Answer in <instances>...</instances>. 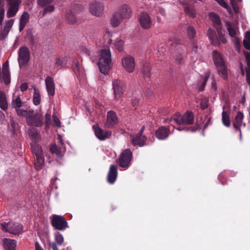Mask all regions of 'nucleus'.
Returning <instances> with one entry per match:
<instances>
[{
  "instance_id": "f257e3e1",
  "label": "nucleus",
  "mask_w": 250,
  "mask_h": 250,
  "mask_svg": "<svg viewBox=\"0 0 250 250\" xmlns=\"http://www.w3.org/2000/svg\"><path fill=\"white\" fill-rule=\"evenodd\" d=\"M111 53L109 49H103L100 51L98 67L100 71L106 75L112 67Z\"/></svg>"
},
{
  "instance_id": "f03ea898",
  "label": "nucleus",
  "mask_w": 250,
  "mask_h": 250,
  "mask_svg": "<svg viewBox=\"0 0 250 250\" xmlns=\"http://www.w3.org/2000/svg\"><path fill=\"white\" fill-rule=\"evenodd\" d=\"M194 121V116L191 111H188L183 115L180 114H175L170 119V121L174 122L177 125H192Z\"/></svg>"
},
{
  "instance_id": "7ed1b4c3",
  "label": "nucleus",
  "mask_w": 250,
  "mask_h": 250,
  "mask_svg": "<svg viewBox=\"0 0 250 250\" xmlns=\"http://www.w3.org/2000/svg\"><path fill=\"white\" fill-rule=\"evenodd\" d=\"M52 226L57 230H64L69 228L68 222L62 216L54 214L50 217Z\"/></svg>"
},
{
  "instance_id": "20e7f679",
  "label": "nucleus",
  "mask_w": 250,
  "mask_h": 250,
  "mask_svg": "<svg viewBox=\"0 0 250 250\" xmlns=\"http://www.w3.org/2000/svg\"><path fill=\"white\" fill-rule=\"evenodd\" d=\"M132 158V153L129 149H125L120 154L117 160L120 167L126 169L130 166Z\"/></svg>"
},
{
  "instance_id": "39448f33",
  "label": "nucleus",
  "mask_w": 250,
  "mask_h": 250,
  "mask_svg": "<svg viewBox=\"0 0 250 250\" xmlns=\"http://www.w3.org/2000/svg\"><path fill=\"white\" fill-rule=\"evenodd\" d=\"M0 225L3 230L15 235L20 233L23 229L22 225L19 223H1Z\"/></svg>"
},
{
  "instance_id": "423d86ee",
  "label": "nucleus",
  "mask_w": 250,
  "mask_h": 250,
  "mask_svg": "<svg viewBox=\"0 0 250 250\" xmlns=\"http://www.w3.org/2000/svg\"><path fill=\"white\" fill-rule=\"evenodd\" d=\"M30 53L26 46L21 47L18 53V62L20 67L26 65L30 60Z\"/></svg>"
},
{
  "instance_id": "0eeeda50",
  "label": "nucleus",
  "mask_w": 250,
  "mask_h": 250,
  "mask_svg": "<svg viewBox=\"0 0 250 250\" xmlns=\"http://www.w3.org/2000/svg\"><path fill=\"white\" fill-rule=\"evenodd\" d=\"M27 125L32 127H41L44 124L43 116L41 111L36 112L33 116L26 120Z\"/></svg>"
},
{
  "instance_id": "6e6552de",
  "label": "nucleus",
  "mask_w": 250,
  "mask_h": 250,
  "mask_svg": "<svg viewBox=\"0 0 250 250\" xmlns=\"http://www.w3.org/2000/svg\"><path fill=\"white\" fill-rule=\"evenodd\" d=\"M138 21L141 27L144 29L148 30L152 26V20L147 12L141 13L139 16Z\"/></svg>"
},
{
  "instance_id": "1a4fd4ad",
  "label": "nucleus",
  "mask_w": 250,
  "mask_h": 250,
  "mask_svg": "<svg viewBox=\"0 0 250 250\" xmlns=\"http://www.w3.org/2000/svg\"><path fill=\"white\" fill-rule=\"evenodd\" d=\"M112 85L115 98L116 99L120 98L125 90V84L120 80H115L112 82Z\"/></svg>"
},
{
  "instance_id": "9d476101",
  "label": "nucleus",
  "mask_w": 250,
  "mask_h": 250,
  "mask_svg": "<svg viewBox=\"0 0 250 250\" xmlns=\"http://www.w3.org/2000/svg\"><path fill=\"white\" fill-rule=\"evenodd\" d=\"M244 114L241 111L237 112L235 116L233 121L232 122V125L233 128L236 131L239 132L240 139H242V131L241 127L243 126H246V124L243 122Z\"/></svg>"
},
{
  "instance_id": "9b49d317",
  "label": "nucleus",
  "mask_w": 250,
  "mask_h": 250,
  "mask_svg": "<svg viewBox=\"0 0 250 250\" xmlns=\"http://www.w3.org/2000/svg\"><path fill=\"white\" fill-rule=\"evenodd\" d=\"M122 65L123 67L128 72H132L135 67V60L131 56H126L122 59Z\"/></svg>"
},
{
  "instance_id": "f8f14e48",
  "label": "nucleus",
  "mask_w": 250,
  "mask_h": 250,
  "mask_svg": "<svg viewBox=\"0 0 250 250\" xmlns=\"http://www.w3.org/2000/svg\"><path fill=\"white\" fill-rule=\"evenodd\" d=\"M93 128L94 129V133L96 136L101 141L105 140L111 135L110 131L104 130L100 128L97 125H94Z\"/></svg>"
},
{
  "instance_id": "ddd939ff",
  "label": "nucleus",
  "mask_w": 250,
  "mask_h": 250,
  "mask_svg": "<svg viewBox=\"0 0 250 250\" xmlns=\"http://www.w3.org/2000/svg\"><path fill=\"white\" fill-rule=\"evenodd\" d=\"M89 11L92 15L99 16L103 11V4L100 2H93L90 4Z\"/></svg>"
},
{
  "instance_id": "4468645a",
  "label": "nucleus",
  "mask_w": 250,
  "mask_h": 250,
  "mask_svg": "<svg viewBox=\"0 0 250 250\" xmlns=\"http://www.w3.org/2000/svg\"><path fill=\"white\" fill-rule=\"evenodd\" d=\"M169 132V126H161L156 130L155 135L159 140H165L168 138Z\"/></svg>"
},
{
  "instance_id": "2eb2a0df",
  "label": "nucleus",
  "mask_w": 250,
  "mask_h": 250,
  "mask_svg": "<svg viewBox=\"0 0 250 250\" xmlns=\"http://www.w3.org/2000/svg\"><path fill=\"white\" fill-rule=\"evenodd\" d=\"M117 175V167L114 165H110L107 176V182L110 184H114L116 180Z\"/></svg>"
},
{
  "instance_id": "dca6fc26",
  "label": "nucleus",
  "mask_w": 250,
  "mask_h": 250,
  "mask_svg": "<svg viewBox=\"0 0 250 250\" xmlns=\"http://www.w3.org/2000/svg\"><path fill=\"white\" fill-rule=\"evenodd\" d=\"M45 82L48 95L49 97H53L55 93V85L53 78L50 76H47Z\"/></svg>"
},
{
  "instance_id": "f3484780",
  "label": "nucleus",
  "mask_w": 250,
  "mask_h": 250,
  "mask_svg": "<svg viewBox=\"0 0 250 250\" xmlns=\"http://www.w3.org/2000/svg\"><path fill=\"white\" fill-rule=\"evenodd\" d=\"M121 18L124 19H128L132 16V10L129 6L127 4L121 5L117 12Z\"/></svg>"
},
{
  "instance_id": "a211bd4d",
  "label": "nucleus",
  "mask_w": 250,
  "mask_h": 250,
  "mask_svg": "<svg viewBox=\"0 0 250 250\" xmlns=\"http://www.w3.org/2000/svg\"><path fill=\"white\" fill-rule=\"evenodd\" d=\"M55 242L50 243V246L53 250H59L57 245L62 246L64 242V238L63 235L60 232L54 233Z\"/></svg>"
},
{
  "instance_id": "6ab92c4d",
  "label": "nucleus",
  "mask_w": 250,
  "mask_h": 250,
  "mask_svg": "<svg viewBox=\"0 0 250 250\" xmlns=\"http://www.w3.org/2000/svg\"><path fill=\"white\" fill-rule=\"evenodd\" d=\"M28 133L31 140L35 143L39 142L41 140L40 132L39 129L35 127H29L28 130Z\"/></svg>"
},
{
  "instance_id": "aec40b11",
  "label": "nucleus",
  "mask_w": 250,
  "mask_h": 250,
  "mask_svg": "<svg viewBox=\"0 0 250 250\" xmlns=\"http://www.w3.org/2000/svg\"><path fill=\"white\" fill-rule=\"evenodd\" d=\"M130 138L131 143L134 146H143L145 145L146 141V136H141L137 134L135 136L130 135Z\"/></svg>"
},
{
  "instance_id": "412c9836",
  "label": "nucleus",
  "mask_w": 250,
  "mask_h": 250,
  "mask_svg": "<svg viewBox=\"0 0 250 250\" xmlns=\"http://www.w3.org/2000/svg\"><path fill=\"white\" fill-rule=\"evenodd\" d=\"M2 79L6 85L10 83V74L8 68V62L6 61L2 66Z\"/></svg>"
},
{
  "instance_id": "4be33fe9",
  "label": "nucleus",
  "mask_w": 250,
  "mask_h": 250,
  "mask_svg": "<svg viewBox=\"0 0 250 250\" xmlns=\"http://www.w3.org/2000/svg\"><path fill=\"white\" fill-rule=\"evenodd\" d=\"M118 123V119L116 113L112 110L107 112V124L109 127H112Z\"/></svg>"
},
{
  "instance_id": "5701e85b",
  "label": "nucleus",
  "mask_w": 250,
  "mask_h": 250,
  "mask_svg": "<svg viewBox=\"0 0 250 250\" xmlns=\"http://www.w3.org/2000/svg\"><path fill=\"white\" fill-rule=\"evenodd\" d=\"M24 103L22 102L20 97L19 96L14 98L13 97L12 101L11 104V106L13 108H14L16 111L17 115H18L19 110H23V109H21Z\"/></svg>"
},
{
  "instance_id": "b1692460",
  "label": "nucleus",
  "mask_w": 250,
  "mask_h": 250,
  "mask_svg": "<svg viewBox=\"0 0 250 250\" xmlns=\"http://www.w3.org/2000/svg\"><path fill=\"white\" fill-rule=\"evenodd\" d=\"M3 246L5 250H16L17 242L15 240L4 238L2 240Z\"/></svg>"
},
{
  "instance_id": "393cba45",
  "label": "nucleus",
  "mask_w": 250,
  "mask_h": 250,
  "mask_svg": "<svg viewBox=\"0 0 250 250\" xmlns=\"http://www.w3.org/2000/svg\"><path fill=\"white\" fill-rule=\"evenodd\" d=\"M29 20V15L28 12H24L21 15L20 19V23L19 26V31L20 32H21L25 25L28 22Z\"/></svg>"
},
{
  "instance_id": "a878e982",
  "label": "nucleus",
  "mask_w": 250,
  "mask_h": 250,
  "mask_svg": "<svg viewBox=\"0 0 250 250\" xmlns=\"http://www.w3.org/2000/svg\"><path fill=\"white\" fill-rule=\"evenodd\" d=\"M244 54L245 56L248 68H246V79L247 82L250 86V53L246 51H244Z\"/></svg>"
},
{
  "instance_id": "bb28decb",
  "label": "nucleus",
  "mask_w": 250,
  "mask_h": 250,
  "mask_svg": "<svg viewBox=\"0 0 250 250\" xmlns=\"http://www.w3.org/2000/svg\"><path fill=\"white\" fill-rule=\"evenodd\" d=\"M213 60L214 63L216 67L219 65L225 63L222 58L221 54L218 51L216 50H214L213 52Z\"/></svg>"
},
{
  "instance_id": "cd10ccee",
  "label": "nucleus",
  "mask_w": 250,
  "mask_h": 250,
  "mask_svg": "<svg viewBox=\"0 0 250 250\" xmlns=\"http://www.w3.org/2000/svg\"><path fill=\"white\" fill-rule=\"evenodd\" d=\"M218 73L220 77L224 80H226L228 78V71L227 67L226 64L219 65L216 67Z\"/></svg>"
},
{
  "instance_id": "c85d7f7f",
  "label": "nucleus",
  "mask_w": 250,
  "mask_h": 250,
  "mask_svg": "<svg viewBox=\"0 0 250 250\" xmlns=\"http://www.w3.org/2000/svg\"><path fill=\"white\" fill-rule=\"evenodd\" d=\"M209 17L213 23L214 27L216 28V30H217V28H222L221 21L217 15L214 13H210L209 14Z\"/></svg>"
},
{
  "instance_id": "c756f323",
  "label": "nucleus",
  "mask_w": 250,
  "mask_h": 250,
  "mask_svg": "<svg viewBox=\"0 0 250 250\" xmlns=\"http://www.w3.org/2000/svg\"><path fill=\"white\" fill-rule=\"evenodd\" d=\"M8 103L6 100V95L4 92L0 91V108L6 111L8 108Z\"/></svg>"
},
{
  "instance_id": "7c9ffc66",
  "label": "nucleus",
  "mask_w": 250,
  "mask_h": 250,
  "mask_svg": "<svg viewBox=\"0 0 250 250\" xmlns=\"http://www.w3.org/2000/svg\"><path fill=\"white\" fill-rule=\"evenodd\" d=\"M50 150L52 153H55L58 157H62L64 153L62 149L57 146L55 144H52L51 146Z\"/></svg>"
},
{
  "instance_id": "2f4dec72",
  "label": "nucleus",
  "mask_w": 250,
  "mask_h": 250,
  "mask_svg": "<svg viewBox=\"0 0 250 250\" xmlns=\"http://www.w3.org/2000/svg\"><path fill=\"white\" fill-rule=\"evenodd\" d=\"M44 164V160L43 155L36 157L35 160V167L37 170H41Z\"/></svg>"
},
{
  "instance_id": "473e14b6",
  "label": "nucleus",
  "mask_w": 250,
  "mask_h": 250,
  "mask_svg": "<svg viewBox=\"0 0 250 250\" xmlns=\"http://www.w3.org/2000/svg\"><path fill=\"white\" fill-rule=\"evenodd\" d=\"M123 20L124 19L121 18V16L117 13L113 15L110 22L113 26L117 27L121 23Z\"/></svg>"
},
{
  "instance_id": "72a5a7b5",
  "label": "nucleus",
  "mask_w": 250,
  "mask_h": 250,
  "mask_svg": "<svg viewBox=\"0 0 250 250\" xmlns=\"http://www.w3.org/2000/svg\"><path fill=\"white\" fill-rule=\"evenodd\" d=\"M72 68L75 74H80L83 72V69L81 67L79 61L76 59H73L72 62Z\"/></svg>"
},
{
  "instance_id": "f704fd0d",
  "label": "nucleus",
  "mask_w": 250,
  "mask_h": 250,
  "mask_svg": "<svg viewBox=\"0 0 250 250\" xmlns=\"http://www.w3.org/2000/svg\"><path fill=\"white\" fill-rule=\"evenodd\" d=\"M35 114V111L33 109L29 110L23 109V110H19L18 112V116L24 117L26 118V120L32 117Z\"/></svg>"
},
{
  "instance_id": "c9c22d12",
  "label": "nucleus",
  "mask_w": 250,
  "mask_h": 250,
  "mask_svg": "<svg viewBox=\"0 0 250 250\" xmlns=\"http://www.w3.org/2000/svg\"><path fill=\"white\" fill-rule=\"evenodd\" d=\"M222 124L225 126L229 127L230 126V120L227 111L223 110L222 113Z\"/></svg>"
},
{
  "instance_id": "e433bc0d",
  "label": "nucleus",
  "mask_w": 250,
  "mask_h": 250,
  "mask_svg": "<svg viewBox=\"0 0 250 250\" xmlns=\"http://www.w3.org/2000/svg\"><path fill=\"white\" fill-rule=\"evenodd\" d=\"M41 95L40 91L36 88H34V93L33 97V104L36 105H39L41 103Z\"/></svg>"
},
{
  "instance_id": "4c0bfd02",
  "label": "nucleus",
  "mask_w": 250,
  "mask_h": 250,
  "mask_svg": "<svg viewBox=\"0 0 250 250\" xmlns=\"http://www.w3.org/2000/svg\"><path fill=\"white\" fill-rule=\"evenodd\" d=\"M6 1L9 7L19 10V6L21 2V0H6Z\"/></svg>"
},
{
  "instance_id": "58836bf2",
  "label": "nucleus",
  "mask_w": 250,
  "mask_h": 250,
  "mask_svg": "<svg viewBox=\"0 0 250 250\" xmlns=\"http://www.w3.org/2000/svg\"><path fill=\"white\" fill-rule=\"evenodd\" d=\"M142 73L145 78H149L150 76V67L148 63H146L143 65Z\"/></svg>"
},
{
  "instance_id": "ea45409f",
  "label": "nucleus",
  "mask_w": 250,
  "mask_h": 250,
  "mask_svg": "<svg viewBox=\"0 0 250 250\" xmlns=\"http://www.w3.org/2000/svg\"><path fill=\"white\" fill-rule=\"evenodd\" d=\"M227 30L229 35L231 37L234 38L236 37L238 32V29L232 26L230 23H228Z\"/></svg>"
},
{
  "instance_id": "a19ab883",
  "label": "nucleus",
  "mask_w": 250,
  "mask_h": 250,
  "mask_svg": "<svg viewBox=\"0 0 250 250\" xmlns=\"http://www.w3.org/2000/svg\"><path fill=\"white\" fill-rule=\"evenodd\" d=\"M32 152L35 155L36 157L43 155L41 147L39 145H34L31 146Z\"/></svg>"
},
{
  "instance_id": "79ce46f5",
  "label": "nucleus",
  "mask_w": 250,
  "mask_h": 250,
  "mask_svg": "<svg viewBox=\"0 0 250 250\" xmlns=\"http://www.w3.org/2000/svg\"><path fill=\"white\" fill-rule=\"evenodd\" d=\"M245 36L246 39L243 41L244 46L246 49L250 50V31H247Z\"/></svg>"
},
{
  "instance_id": "37998d69",
  "label": "nucleus",
  "mask_w": 250,
  "mask_h": 250,
  "mask_svg": "<svg viewBox=\"0 0 250 250\" xmlns=\"http://www.w3.org/2000/svg\"><path fill=\"white\" fill-rule=\"evenodd\" d=\"M185 12L190 18H194L195 17L196 12L195 10L190 7L187 6L185 7Z\"/></svg>"
},
{
  "instance_id": "c03bdc74",
  "label": "nucleus",
  "mask_w": 250,
  "mask_h": 250,
  "mask_svg": "<svg viewBox=\"0 0 250 250\" xmlns=\"http://www.w3.org/2000/svg\"><path fill=\"white\" fill-rule=\"evenodd\" d=\"M188 36L189 39L194 38L196 35V30L192 26H189L187 29Z\"/></svg>"
},
{
  "instance_id": "a18cd8bd",
  "label": "nucleus",
  "mask_w": 250,
  "mask_h": 250,
  "mask_svg": "<svg viewBox=\"0 0 250 250\" xmlns=\"http://www.w3.org/2000/svg\"><path fill=\"white\" fill-rule=\"evenodd\" d=\"M26 37L29 41V42H30V43H31L33 45L36 44V42L35 40L34 36L31 29H28L27 30Z\"/></svg>"
},
{
  "instance_id": "49530a36",
  "label": "nucleus",
  "mask_w": 250,
  "mask_h": 250,
  "mask_svg": "<svg viewBox=\"0 0 250 250\" xmlns=\"http://www.w3.org/2000/svg\"><path fill=\"white\" fill-rule=\"evenodd\" d=\"M209 76H210L209 72H208L206 74L205 77L203 79V81L202 82L201 85L199 86L198 89H199V91H202L204 89L205 85H206L207 82L208 80V79L209 77Z\"/></svg>"
},
{
  "instance_id": "de8ad7c7",
  "label": "nucleus",
  "mask_w": 250,
  "mask_h": 250,
  "mask_svg": "<svg viewBox=\"0 0 250 250\" xmlns=\"http://www.w3.org/2000/svg\"><path fill=\"white\" fill-rule=\"evenodd\" d=\"M65 18L66 20L71 23H74L76 22V19L74 16L72 14L70 11L67 12L65 15Z\"/></svg>"
},
{
  "instance_id": "09e8293b",
  "label": "nucleus",
  "mask_w": 250,
  "mask_h": 250,
  "mask_svg": "<svg viewBox=\"0 0 250 250\" xmlns=\"http://www.w3.org/2000/svg\"><path fill=\"white\" fill-rule=\"evenodd\" d=\"M45 129L48 130L51 125V117L50 114L46 113L45 115Z\"/></svg>"
},
{
  "instance_id": "8fccbe9b",
  "label": "nucleus",
  "mask_w": 250,
  "mask_h": 250,
  "mask_svg": "<svg viewBox=\"0 0 250 250\" xmlns=\"http://www.w3.org/2000/svg\"><path fill=\"white\" fill-rule=\"evenodd\" d=\"M217 32L218 33L220 40L223 43L225 44L227 42V39L225 38L224 35L223 34L222 32V28H217Z\"/></svg>"
},
{
  "instance_id": "3c124183",
  "label": "nucleus",
  "mask_w": 250,
  "mask_h": 250,
  "mask_svg": "<svg viewBox=\"0 0 250 250\" xmlns=\"http://www.w3.org/2000/svg\"><path fill=\"white\" fill-rule=\"evenodd\" d=\"M64 61L65 60L63 58H58L55 62V67L57 68L58 70L61 69L63 66Z\"/></svg>"
},
{
  "instance_id": "603ef678",
  "label": "nucleus",
  "mask_w": 250,
  "mask_h": 250,
  "mask_svg": "<svg viewBox=\"0 0 250 250\" xmlns=\"http://www.w3.org/2000/svg\"><path fill=\"white\" fill-rule=\"evenodd\" d=\"M54 0H38V4L42 7H45L46 6L51 3Z\"/></svg>"
},
{
  "instance_id": "864d4df0",
  "label": "nucleus",
  "mask_w": 250,
  "mask_h": 250,
  "mask_svg": "<svg viewBox=\"0 0 250 250\" xmlns=\"http://www.w3.org/2000/svg\"><path fill=\"white\" fill-rule=\"evenodd\" d=\"M18 11V10L9 7L6 13L7 18H10L14 17L17 13Z\"/></svg>"
},
{
  "instance_id": "5fc2aeb1",
  "label": "nucleus",
  "mask_w": 250,
  "mask_h": 250,
  "mask_svg": "<svg viewBox=\"0 0 250 250\" xmlns=\"http://www.w3.org/2000/svg\"><path fill=\"white\" fill-rule=\"evenodd\" d=\"M184 57L183 54H178L175 56L174 59L177 63L180 64L184 62Z\"/></svg>"
},
{
  "instance_id": "6e6d98bb",
  "label": "nucleus",
  "mask_w": 250,
  "mask_h": 250,
  "mask_svg": "<svg viewBox=\"0 0 250 250\" xmlns=\"http://www.w3.org/2000/svg\"><path fill=\"white\" fill-rule=\"evenodd\" d=\"M114 44L119 51H122L123 50L124 43L123 41L120 40L116 42Z\"/></svg>"
},
{
  "instance_id": "4d7b16f0",
  "label": "nucleus",
  "mask_w": 250,
  "mask_h": 250,
  "mask_svg": "<svg viewBox=\"0 0 250 250\" xmlns=\"http://www.w3.org/2000/svg\"><path fill=\"white\" fill-rule=\"evenodd\" d=\"M54 10V7L52 5H48L45 6V8L44 9L42 15L43 16H45L47 13L52 12Z\"/></svg>"
},
{
  "instance_id": "13d9d810",
  "label": "nucleus",
  "mask_w": 250,
  "mask_h": 250,
  "mask_svg": "<svg viewBox=\"0 0 250 250\" xmlns=\"http://www.w3.org/2000/svg\"><path fill=\"white\" fill-rule=\"evenodd\" d=\"M9 31H10L4 28L2 30L1 29L0 31V40H3L5 39L8 35Z\"/></svg>"
},
{
  "instance_id": "bf43d9fd",
  "label": "nucleus",
  "mask_w": 250,
  "mask_h": 250,
  "mask_svg": "<svg viewBox=\"0 0 250 250\" xmlns=\"http://www.w3.org/2000/svg\"><path fill=\"white\" fill-rule=\"evenodd\" d=\"M14 22V20L13 19H11L5 22V24L4 26V28L10 31L13 25Z\"/></svg>"
},
{
  "instance_id": "052dcab7",
  "label": "nucleus",
  "mask_w": 250,
  "mask_h": 250,
  "mask_svg": "<svg viewBox=\"0 0 250 250\" xmlns=\"http://www.w3.org/2000/svg\"><path fill=\"white\" fill-rule=\"evenodd\" d=\"M180 42V41L176 38L169 39L167 41V44L170 46H174Z\"/></svg>"
},
{
  "instance_id": "680f3d73",
  "label": "nucleus",
  "mask_w": 250,
  "mask_h": 250,
  "mask_svg": "<svg viewBox=\"0 0 250 250\" xmlns=\"http://www.w3.org/2000/svg\"><path fill=\"white\" fill-rule=\"evenodd\" d=\"M207 35L210 39H211L217 37L215 31L211 28H209L208 29L207 32Z\"/></svg>"
},
{
  "instance_id": "e2e57ef3",
  "label": "nucleus",
  "mask_w": 250,
  "mask_h": 250,
  "mask_svg": "<svg viewBox=\"0 0 250 250\" xmlns=\"http://www.w3.org/2000/svg\"><path fill=\"white\" fill-rule=\"evenodd\" d=\"M218 3L223 7L226 8L228 11L230 10V7L228 6L226 1L224 0H221Z\"/></svg>"
},
{
  "instance_id": "0e129e2a",
  "label": "nucleus",
  "mask_w": 250,
  "mask_h": 250,
  "mask_svg": "<svg viewBox=\"0 0 250 250\" xmlns=\"http://www.w3.org/2000/svg\"><path fill=\"white\" fill-rule=\"evenodd\" d=\"M211 41V43L212 45L215 46H218L220 44V40L217 37L210 39Z\"/></svg>"
},
{
  "instance_id": "69168bd1",
  "label": "nucleus",
  "mask_w": 250,
  "mask_h": 250,
  "mask_svg": "<svg viewBox=\"0 0 250 250\" xmlns=\"http://www.w3.org/2000/svg\"><path fill=\"white\" fill-rule=\"evenodd\" d=\"M28 84L27 83H21L20 86V90L22 92H24L28 89Z\"/></svg>"
},
{
  "instance_id": "338daca9",
  "label": "nucleus",
  "mask_w": 250,
  "mask_h": 250,
  "mask_svg": "<svg viewBox=\"0 0 250 250\" xmlns=\"http://www.w3.org/2000/svg\"><path fill=\"white\" fill-rule=\"evenodd\" d=\"M191 45L192 47V51L194 52H197V49L198 48V46L197 45V42L195 41H193L191 42Z\"/></svg>"
},
{
  "instance_id": "774afa93",
  "label": "nucleus",
  "mask_w": 250,
  "mask_h": 250,
  "mask_svg": "<svg viewBox=\"0 0 250 250\" xmlns=\"http://www.w3.org/2000/svg\"><path fill=\"white\" fill-rule=\"evenodd\" d=\"M207 102L205 100H202L200 103V107L202 109H205L208 107Z\"/></svg>"
}]
</instances>
